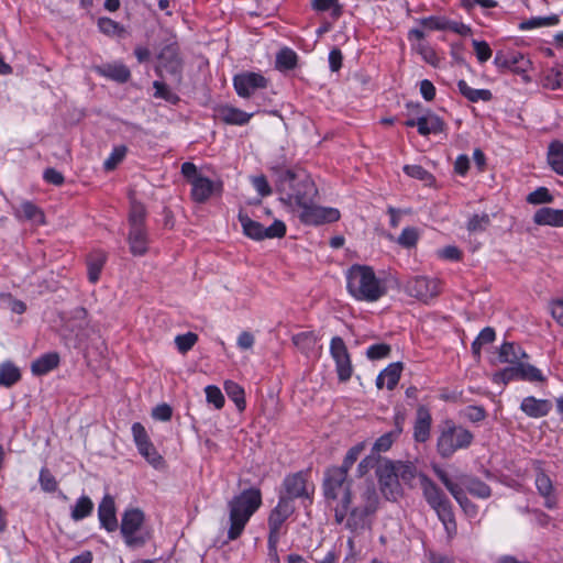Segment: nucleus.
<instances>
[{
	"mask_svg": "<svg viewBox=\"0 0 563 563\" xmlns=\"http://www.w3.org/2000/svg\"><path fill=\"white\" fill-rule=\"evenodd\" d=\"M272 170L280 201L292 211L316 198L318 189L305 170L282 167H275Z\"/></svg>",
	"mask_w": 563,
	"mask_h": 563,
	"instance_id": "1",
	"label": "nucleus"
},
{
	"mask_svg": "<svg viewBox=\"0 0 563 563\" xmlns=\"http://www.w3.org/2000/svg\"><path fill=\"white\" fill-rule=\"evenodd\" d=\"M261 506L262 493L255 487L244 489L229 501V540H235L242 534L246 523Z\"/></svg>",
	"mask_w": 563,
	"mask_h": 563,
	"instance_id": "2",
	"label": "nucleus"
},
{
	"mask_svg": "<svg viewBox=\"0 0 563 563\" xmlns=\"http://www.w3.org/2000/svg\"><path fill=\"white\" fill-rule=\"evenodd\" d=\"M349 292L357 300L377 301L386 291V285L376 277L372 267L353 265L346 273Z\"/></svg>",
	"mask_w": 563,
	"mask_h": 563,
	"instance_id": "3",
	"label": "nucleus"
},
{
	"mask_svg": "<svg viewBox=\"0 0 563 563\" xmlns=\"http://www.w3.org/2000/svg\"><path fill=\"white\" fill-rule=\"evenodd\" d=\"M323 490L327 499L336 501L334 507L335 521L342 523L352 503L351 481L347 472L336 466H332L325 471L323 481Z\"/></svg>",
	"mask_w": 563,
	"mask_h": 563,
	"instance_id": "4",
	"label": "nucleus"
},
{
	"mask_svg": "<svg viewBox=\"0 0 563 563\" xmlns=\"http://www.w3.org/2000/svg\"><path fill=\"white\" fill-rule=\"evenodd\" d=\"M378 506V495L371 484H365L352 490V503L349 507L345 526L352 531L362 529L366 518L374 514Z\"/></svg>",
	"mask_w": 563,
	"mask_h": 563,
	"instance_id": "5",
	"label": "nucleus"
},
{
	"mask_svg": "<svg viewBox=\"0 0 563 563\" xmlns=\"http://www.w3.org/2000/svg\"><path fill=\"white\" fill-rule=\"evenodd\" d=\"M423 496L429 506L437 512L444 526L448 537L451 539L456 534L457 527L452 510V504L445 494L426 475H420Z\"/></svg>",
	"mask_w": 563,
	"mask_h": 563,
	"instance_id": "6",
	"label": "nucleus"
},
{
	"mask_svg": "<svg viewBox=\"0 0 563 563\" xmlns=\"http://www.w3.org/2000/svg\"><path fill=\"white\" fill-rule=\"evenodd\" d=\"M473 440L474 434L470 430L446 420L437 440V450L443 459H449L456 451L467 449Z\"/></svg>",
	"mask_w": 563,
	"mask_h": 563,
	"instance_id": "7",
	"label": "nucleus"
},
{
	"mask_svg": "<svg viewBox=\"0 0 563 563\" xmlns=\"http://www.w3.org/2000/svg\"><path fill=\"white\" fill-rule=\"evenodd\" d=\"M295 505L289 498H279L277 505L271 510L267 519L268 526V554L278 562L277 545L284 534L283 527L286 520L294 514Z\"/></svg>",
	"mask_w": 563,
	"mask_h": 563,
	"instance_id": "8",
	"label": "nucleus"
},
{
	"mask_svg": "<svg viewBox=\"0 0 563 563\" xmlns=\"http://www.w3.org/2000/svg\"><path fill=\"white\" fill-rule=\"evenodd\" d=\"M183 176L190 183V196L195 202L203 203L213 194H221L223 184L221 180L213 181L198 173L194 163L186 162L181 165Z\"/></svg>",
	"mask_w": 563,
	"mask_h": 563,
	"instance_id": "9",
	"label": "nucleus"
},
{
	"mask_svg": "<svg viewBox=\"0 0 563 563\" xmlns=\"http://www.w3.org/2000/svg\"><path fill=\"white\" fill-rule=\"evenodd\" d=\"M239 221L245 235L253 240L283 238L286 233V225L283 221L275 220L268 228L252 220L247 214L240 212Z\"/></svg>",
	"mask_w": 563,
	"mask_h": 563,
	"instance_id": "10",
	"label": "nucleus"
},
{
	"mask_svg": "<svg viewBox=\"0 0 563 563\" xmlns=\"http://www.w3.org/2000/svg\"><path fill=\"white\" fill-rule=\"evenodd\" d=\"M295 212L300 221L307 225H320L335 222L340 219V211L338 209L317 206L314 199H311Z\"/></svg>",
	"mask_w": 563,
	"mask_h": 563,
	"instance_id": "11",
	"label": "nucleus"
},
{
	"mask_svg": "<svg viewBox=\"0 0 563 563\" xmlns=\"http://www.w3.org/2000/svg\"><path fill=\"white\" fill-rule=\"evenodd\" d=\"M144 522V514L137 508L126 509L121 519V533L126 545L140 547L145 543V538L137 534Z\"/></svg>",
	"mask_w": 563,
	"mask_h": 563,
	"instance_id": "12",
	"label": "nucleus"
},
{
	"mask_svg": "<svg viewBox=\"0 0 563 563\" xmlns=\"http://www.w3.org/2000/svg\"><path fill=\"white\" fill-rule=\"evenodd\" d=\"M405 291L423 302L435 298L441 292V284L437 278L417 276L407 280Z\"/></svg>",
	"mask_w": 563,
	"mask_h": 563,
	"instance_id": "13",
	"label": "nucleus"
},
{
	"mask_svg": "<svg viewBox=\"0 0 563 563\" xmlns=\"http://www.w3.org/2000/svg\"><path fill=\"white\" fill-rule=\"evenodd\" d=\"M494 64L501 71L510 70L515 74L522 75L526 82L530 81V78L526 73L529 70L531 62L519 52L499 51L496 53Z\"/></svg>",
	"mask_w": 563,
	"mask_h": 563,
	"instance_id": "14",
	"label": "nucleus"
},
{
	"mask_svg": "<svg viewBox=\"0 0 563 563\" xmlns=\"http://www.w3.org/2000/svg\"><path fill=\"white\" fill-rule=\"evenodd\" d=\"M330 354L335 362L340 382H347L353 374V366L347 347L342 338H332L330 343Z\"/></svg>",
	"mask_w": 563,
	"mask_h": 563,
	"instance_id": "15",
	"label": "nucleus"
},
{
	"mask_svg": "<svg viewBox=\"0 0 563 563\" xmlns=\"http://www.w3.org/2000/svg\"><path fill=\"white\" fill-rule=\"evenodd\" d=\"M283 486L285 493L279 498H289L291 501L295 498H309L310 487L313 489V486L309 485L307 481V475L302 472L286 476Z\"/></svg>",
	"mask_w": 563,
	"mask_h": 563,
	"instance_id": "16",
	"label": "nucleus"
},
{
	"mask_svg": "<svg viewBox=\"0 0 563 563\" xmlns=\"http://www.w3.org/2000/svg\"><path fill=\"white\" fill-rule=\"evenodd\" d=\"M377 473L382 492L386 498L395 499L399 493V483L395 464L386 463L378 468Z\"/></svg>",
	"mask_w": 563,
	"mask_h": 563,
	"instance_id": "17",
	"label": "nucleus"
},
{
	"mask_svg": "<svg viewBox=\"0 0 563 563\" xmlns=\"http://www.w3.org/2000/svg\"><path fill=\"white\" fill-rule=\"evenodd\" d=\"M98 518L102 528L108 532H113L118 529L117 508L114 498L107 494L98 506Z\"/></svg>",
	"mask_w": 563,
	"mask_h": 563,
	"instance_id": "18",
	"label": "nucleus"
},
{
	"mask_svg": "<svg viewBox=\"0 0 563 563\" xmlns=\"http://www.w3.org/2000/svg\"><path fill=\"white\" fill-rule=\"evenodd\" d=\"M266 86L265 78L255 73L241 74L234 77V88L239 96L250 97L256 89Z\"/></svg>",
	"mask_w": 563,
	"mask_h": 563,
	"instance_id": "19",
	"label": "nucleus"
},
{
	"mask_svg": "<svg viewBox=\"0 0 563 563\" xmlns=\"http://www.w3.org/2000/svg\"><path fill=\"white\" fill-rule=\"evenodd\" d=\"M158 68L178 75L181 68L178 47L175 45L165 46L158 55Z\"/></svg>",
	"mask_w": 563,
	"mask_h": 563,
	"instance_id": "20",
	"label": "nucleus"
},
{
	"mask_svg": "<svg viewBox=\"0 0 563 563\" xmlns=\"http://www.w3.org/2000/svg\"><path fill=\"white\" fill-rule=\"evenodd\" d=\"M432 418L429 409L420 406L413 426V438L418 442H426L430 438Z\"/></svg>",
	"mask_w": 563,
	"mask_h": 563,
	"instance_id": "21",
	"label": "nucleus"
},
{
	"mask_svg": "<svg viewBox=\"0 0 563 563\" xmlns=\"http://www.w3.org/2000/svg\"><path fill=\"white\" fill-rule=\"evenodd\" d=\"M445 123L443 120L431 111L422 112L419 115L418 132L422 136L437 134L444 131Z\"/></svg>",
	"mask_w": 563,
	"mask_h": 563,
	"instance_id": "22",
	"label": "nucleus"
},
{
	"mask_svg": "<svg viewBox=\"0 0 563 563\" xmlns=\"http://www.w3.org/2000/svg\"><path fill=\"white\" fill-rule=\"evenodd\" d=\"M552 408L548 399H537L532 396L523 398L520 409L529 417L541 418L547 416Z\"/></svg>",
	"mask_w": 563,
	"mask_h": 563,
	"instance_id": "23",
	"label": "nucleus"
},
{
	"mask_svg": "<svg viewBox=\"0 0 563 563\" xmlns=\"http://www.w3.org/2000/svg\"><path fill=\"white\" fill-rule=\"evenodd\" d=\"M128 243L134 256H143L148 250V235L145 228L130 229Z\"/></svg>",
	"mask_w": 563,
	"mask_h": 563,
	"instance_id": "24",
	"label": "nucleus"
},
{
	"mask_svg": "<svg viewBox=\"0 0 563 563\" xmlns=\"http://www.w3.org/2000/svg\"><path fill=\"white\" fill-rule=\"evenodd\" d=\"M401 371H402L401 363L397 362V363L389 364L377 376L376 386L379 389H382L383 387H386L389 390L394 389L399 382Z\"/></svg>",
	"mask_w": 563,
	"mask_h": 563,
	"instance_id": "25",
	"label": "nucleus"
},
{
	"mask_svg": "<svg viewBox=\"0 0 563 563\" xmlns=\"http://www.w3.org/2000/svg\"><path fill=\"white\" fill-rule=\"evenodd\" d=\"M539 225L563 227V210L549 207L540 208L533 216Z\"/></svg>",
	"mask_w": 563,
	"mask_h": 563,
	"instance_id": "26",
	"label": "nucleus"
},
{
	"mask_svg": "<svg viewBox=\"0 0 563 563\" xmlns=\"http://www.w3.org/2000/svg\"><path fill=\"white\" fill-rule=\"evenodd\" d=\"M536 487L539 494L544 497V506L547 508H553L556 504L555 497L553 496V484L551 478L542 471L539 470L536 475Z\"/></svg>",
	"mask_w": 563,
	"mask_h": 563,
	"instance_id": "27",
	"label": "nucleus"
},
{
	"mask_svg": "<svg viewBox=\"0 0 563 563\" xmlns=\"http://www.w3.org/2000/svg\"><path fill=\"white\" fill-rule=\"evenodd\" d=\"M217 113L218 117L225 123L238 125H243L247 123L252 117V114H249L240 109L230 106L220 107L217 110Z\"/></svg>",
	"mask_w": 563,
	"mask_h": 563,
	"instance_id": "28",
	"label": "nucleus"
},
{
	"mask_svg": "<svg viewBox=\"0 0 563 563\" xmlns=\"http://www.w3.org/2000/svg\"><path fill=\"white\" fill-rule=\"evenodd\" d=\"M294 345L303 354L309 356L314 353L318 335L313 331L300 332L292 336Z\"/></svg>",
	"mask_w": 563,
	"mask_h": 563,
	"instance_id": "29",
	"label": "nucleus"
},
{
	"mask_svg": "<svg viewBox=\"0 0 563 563\" xmlns=\"http://www.w3.org/2000/svg\"><path fill=\"white\" fill-rule=\"evenodd\" d=\"M106 261L107 255L101 251H96L89 254L87 258V268L88 279L90 283L95 284L99 280L100 273L103 268Z\"/></svg>",
	"mask_w": 563,
	"mask_h": 563,
	"instance_id": "30",
	"label": "nucleus"
},
{
	"mask_svg": "<svg viewBox=\"0 0 563 563\" xmlns=\"http://www.w3.org/2000/svg\"><path fill=\"white\" fill-rule=\"evenodd\" d=\"M59 364V355L57 353H46L36 358L32 365L31 371L35 375H44Z\"/></svg>",
	"mask_w": 563,
	"mask_h": 563,
	"instance_id": "31",
	"label": "nucleus"
},
{
	"mask_svg": "<svg viewBox=\"0 0 563 563\" xmlns=\"http://www.w3.org/2000/svg\"><path fill=\"white\" fill-rule=\"evenodd\" d=\"M542 86L551 90L563 89V65L547 69L542 77Z\"/></svg>",
	"mask_w": 563,
	"mask_h": 563,
	"instance_id": "32",
	"label": "nucleus"
},
{
	"mask_svg": "<svg viewBox=\"0 0 563 563\" xmlns=\"http://www.w3.org/2000/svg\"><path fill=\"white\" fill-rule=\"evenodd\" d=\"M459 91L470 101L477 102L489 101L493 97L490 90L488 89H474L467 85L465 80H460L457 82Z\"/></svg>",
	"mask_w": 563,
	"mask_h": 563,
	"instance_id": "33",
	"label": "nucleus"
},
{
	"mask_svg": "<svg viewBox=\"0 0 563 563\" xmlns=\"http://www.w3.org/2000/svg\"><path fill=\"white\" fill-rule=\"evenodd\" d=\"M548 163L559 175H563V143L552 142L548 151Z\"/></svg>",
	"mask_w": 563,
	"mask_h": 563,
	"instance_id": "34",
	"label": "nucleus"
},
{
	"mask_svg": "<svg viewBox=\"0 0 563 563\" xmlns=\"http://www.w3.org/2000/svg\"><path fill=\"white\" fill-rule=\"evenodd\" d=\"M526 356V353L519 346L510 342L504 343L499 349V361L501 363H519Z\"/></svg>",
	"mask_w": 563,
	"mask_h": 563,
	"instance_id": "35",
	"label": "nucleus"
},
{
	"mask_svg": "<svg viewBox=\"0 0 563 563\" xmlns=\"http://www.w3.org/2000/svg\"><path fill=\"white\" fill-rule=\"evenodd\" d=\"M465 489L473 496L477 498L486 499L490 497L492 489L490 487L484 483L483 481L474 477L466 478L463 482Z\"/></svg>",
	"mask_w": 563,
	"mask_h": 563,
	"instance_id": "36",
	"label": "nucleus"
},
{
	"mask_svg": "<svg viewBox=\"0 0 563 563\" xmlns=\"http://www.w3.org/2000/svg\"><path fill=\"white\" fill-rule=\"evenodd\" d=\"M496 333L490 327L484 328L472 343V353L476 360L481 358V351L484 345L495 341Z\"/></svg>",
	"mask_w": 563,
	"mask_h": 563,
	"instance_id": "37",
	"label": "nucleus"
},
{
	"mask_svg": "<svg viewBox=\"0 0 563 563\" xmlns=\"http://www.w3.org/2000/svg\"><path fill=\"white\" fill-rule=\"evenodd\" d=\"M16 212L19 217L33 221L36 224L44 223L43 212L30 201L22 202Z\"/></svg>",
	"mask_w": 563,
	"mask_h": 563,
	"instance_id": "38",
	"label": "nucleus"
},
{
	"mask_svg": "<svg viewBox=\"0 0 563 563\" xmlns=\"http://www.w3.org/2000/svg\"><path fill=\"white\" fill-rule=\"evenodd\" d=\"M224 390L239 411H243L245 409L244 389L235 382L227 380L224 383Z\"/></svg>",
	"mask_w": 563,
	"mask_h": 563,
	"instance_id": "39",
	"label": "nucleus"
},
{
	"mask_svg": "<svg viewBox=\"0 0 563 563\" xmlns=\"http://www.w3.org/2000/svg\"><path fill=\"white\" fill-rule=\"evenodd\" d=\"M21 374L19 368L10 362L0 366V385L10 387L20 380Z\"/></svg>",
	"mask_w": 563,
	"mask_h": 563,
	"instance_id": "40",
	"label": "nucleus"
},
{
	"mask_svg": "<svg viewBox=\"0 0 563 563\" xmlns=\"http://www.w3.org/2000/svg\"><path fill=\"white\" fill-rule=\"evenodd\" d=\"M93 509V503L88 496H81L77 499L75 506L71 509V518L75 521H79L88 517Z\"/></svg>",
	"mask_w": 563,
	"mask_h": 563,
	"instance_id": "41",
	"label": "nucleus"
},
{
	"mask_svg": "<svg viewBox=\"0 0 563 563\" xmlns=\"http://www.w3.org/2000/svg\"><path fill=\"white\" fill-rule=\"evenodd\" d=\"M100 71L103 76L119 82H125L130 78V70L122 64L106 65Z\"/></svg>",
	"mask_w": 563,
	"mask_h": 563,
	"instance_id": "42",
	"label": "nucleus"
},
{
	"mask_svg": "<svg viewBox=\"0 0 563 563\" xmlns=\"http://www.w3.org/2000/svg\"><path fill=\"white\" fill-rule=\"evenodd\" d=\"M146 217L145 207L134 200L131 201V209L129 213L130 229L145 228L144 221Z\"/></svg>",
	"mask_w": 563,
	"mask_h": 563,
	"instance_id": "43",
	"label": "nucleus"
},
{
	"mask_svg": "<svg viewBox=\"0 0 563 563\" xmlns=\"http://www.w3.org/2000/svg\"><path fill=\"white\" fill-rule=\"evenodd\" d=\"M559 16L556 14L544 16V18H531L529 20H525L519 24V29L522 31L532 30L537 27H544L556 25L559 23Z\"/></svg>",
	"mask_w": 563,
	"mask_h": 563,
	"instance_id": "44",
	"label": "nucleus"
},
{
	"mask_svg": "<svg viewBox=\"0 0 563 563\" xmlns=\"http://www.w3.org/2000/svg\"><path fill=\"white\" fill-rule=\"evenodd\" d=\"M297 64V54L290 48H283L276 56V68L279 70H290Z\"/></svg>",
	"mask_w": 563,
	"mask_h": 563,
	"instance_id": "45",
	"label": "nucleus"
},
{
	"mask_svg": "<svg viewBox=\"0 0 563 563\" xmlns=\"http://www.w3.org/2000/svg\"><path fill=\"white\" fill-rule=\"evenodd\" d=\"M519 376L522 380L528 382H545V377L542 375L541 371L536 366L519 362Z\"/></svg>",
	"mask_w": 563,
	"mask_h": 563,
	"instance_id": "46",
	"label": "nucleus"
},
{
	"mask_svg": "<svg viewBox=\"0 0 563 563\" xmlns=\"http://www.w3.org/2000/svg\"><path fill=\"white\" fill-rule=\"evenodd\" d=\"M366 448L365 442H360L352 446L345 454V457L342 462L341 466H338L339 468L344 470L349 473L350 468L353 466V464L357 461L358 456L363 453V451Z\"/></svg>",
	"mask_w": 563,
	"mask_h": 563,
	"instance_id": "47",
	"label": "nucleus"
},
{
	"mask_svg": "<svg viewBox=\"0 0 563 563\" xmlns=\"http://www.w3.org/2000/svg\"><path fill=\"white\" fill-rule=\"evenodd\" d=\"M454 499L457 501V504L461 506L463 511L470 516L475 517L477 515V507L475 504H473L466 496L464 489L460 487L456 492L452 494Z\"/></svg>",
	"mask_w": 563,
	"mask_h": 563,
	"instance_id": "48",
	"label": "nucleus"
},
{
	"mask_svg": "<svg viewBox=\"0 0 563 563\" xmlns=\"http://www.w3.org/2000/svg\"><path fill=\"white\" fill-rule=\"evenodd\" d=\"M311 5L317 11L332 10V16L339 18L342 14V7L339 0H312Z\"/></svg>",
	"mask_w": 563,
	"mask_h": 563,
	"instance_id": "49",
	"label": "nucleus"
},
{
	"mask_svg": "<svg viewBox=\"0 0 563 563\" xmlns=\"http://www.w3.org/2000/svg\"><path fill=\"white\" fill-rule=\"evenodd\" d=\"M404 172L416 179L422 180L426 184H431L433 181V176L427 169H424L420 165H406L404 167Z\"/></svg>",
	"mask_w": 563,
	"mask_h": 563,
	"instance_id": "50",
	"label": "nucleus"
},
{
	"mask_svg": "<svg viewBox=\"0 0 563 563\" xmlns=\"http://www.w3.org/2000/svg\"><path fill=\"white\" fill-rule=\"evenodd\" d=\"M41 488L46 493H54L57 490L58 483L55 476L47 468H42L38 478Z\"/></svg>",
	"mask_w": 563,
	"mask_h": 563,
	"instance_id": "51",
	"label": "nucleus"
},
{
	"mask_svg": "<svg viewBox=\"0 0 563 563\" xmlns=\"http://www.w3.org/2000/svg\"><path fill=\"white\" fill-rule=\"evenodd\" d=\"M198 336L194 332H187L185 334L177 335L175 343L180 353L188 352L197 342Z\"/></svg>",
	"mask_w": 563,
	"mask_h": 563,
	"instance_id": "52",
	"label": "nucleus"
},
{
	"mask_svg": "<svg viewBox=\"0 0 563 563\" xmlns=\"http://www.w3.org/2000/svg\"><path fill=\"white\" fill-rule=\"evenodd\" d=\"M207 401L212 404L216 409H221L224 406V396L219 387L209 385L205 389Z\"/></svg>",
	"mask_w": 563,
	"mask_h": 563,
	"instance_id": "53",
	"label": "nucleus"
},
{
	"mask_svg": "<svg viewBox=\"0 0 563 563\" xmlns=\"http://www.w3.org/2000/svg\"><path fill=\"white\" fill-rule=\"evenodd\" d=\"M139 452L146 459V461L152 464L154 467H158L163 463V459L151 443L139 448Z\"/></svg>",
	"mask_w": 563,
	"mask_h": 563,
	"instance_id": "54",
	"label": "nucleus"
},
{
	"mask_svg": "<svg viewBox=\"0 0 563 563\" xmlns=\"http://www.w3.org/2000/svg\"><path fill=\"white\" fill-rule=\"evenodd\" d=\"M398 437L399 435H397L393 431L383 434L375 441L373 445V452L380 453L388 451Z\"/></svg>",
	"mask_w": 563,
	"mask_h": 563,
	"instance_id": "55",
	"label": "nucleus"
},
{
	"mask_svg": "<svg viewBox=\"0 0 563 563\" xmlns=\"http://www.w3.org/2000/svg\"><path fill=\"white\" fill-rule=\"evenodd\" d=\"M527 201L532 205L550 203L553 197L545 187H540L528 195Z\"/></svg>",
	"mask_w": 563,
	"mask_h": 563,
	"instance_id": "56",
	"label": "nucleus"
},
{
	"mask_svg": "<svg viewBox=\"0 0 563 563\" xmlns=\"http://www.w3.org/2000/svg\"><path fill=\"white\" fill-rule=\"evenodd\" d=\"M126 154V147L125 146H118L115 147L111 155L104 161L103 167L106 170H113L118 164L124 158Z\"/></svg>",
	"mask_w": 563,
	"mask_h": 563,
	"instance_id": "57",
	"label": "nucleus"
},
{
	"mask_svg": "<svg viewBox=\"0 0 563 563\" xmlns=\"http://www.w3.org/2000/svg\"><path fill=\"white\" fill-rule=\"evenodd\" d=\"M489 222H490V219H489L488 214H486V213L475 214L470 219V221L467 223V229L471 232L484 231L489 225Z\"/></svg>",
	"mask_w": 563,
	"mask_h": 563,
	"instance_id": "58",
	"label": "nucleus"
},
{
	"mask_svg": "<svg viewBox=\"0 0 563 563\" xmlns=\"http://www.w3.org/2000/svg\"><path fill=\"white\" fill-rule=\"evenodd\" d=\"M390 345L386 343L373 344L366 351V356L369 360H380L390 354Z\"/></svg>",
	"mask_w": 563,
	"mask_h": 563,
	"instance_id": "59",
	"label": "nucleus"
},
{
	"mask_svg": "<svg viewBox=\"0 0 563 563\" xmlns=\"http://www.w3.org/2000/svg\"><path fill=\"white\" fill-rule=\"evenodd\" d=\"M418 236V231L415 228H405L398 238V243L410 249L417 244Z\"/></svg>",
	"mask_w": 563,
	"mask_h": 563,
	"instance_id": "60",
	"label": "nucleus"
},
{
	"mask_svg": "<svg viewBox=\"0 0 563 563\" xmlns=\"http://www.w3.org/2000/svg\"><path fill=\"white\" fill-rule=\"evenodd\" d=\"M472 44L479 63H485L492 57L493 52L487 42L473 40Z\"/></svg>",
	"mask_w": 563,
	"mask_h": 563,
	"instance_id": "61",
	"label": "nucleus"
},
{
	"mask_svg": "<svg viewBox=\"0 0 563 563\" xmlns=\"http://www.w3.org/2000/svg\"><path fill=\"white\" fill-rule=\"evenodd\" d=\"M398 481L401 479L405 483H410L416 477V468L412 464H397L395 465Z\"/></svg>",
	"mask_w": 563,
	"mask_h": 563,
	"instance_id": "62",
	"label": "nucleus"
},
{
	"mask_svg": "<svg viewBox=\"0 0 563 563\" xmlns=\"http://www.w3.org/2000/svg\"><path fill=\"white\" fill-rule=\"evenodd\" d=\"M515 379H520L518 363H515L514 366L504 368L501 372L495 374V380H501L504 384Z\"/></svg>",
	"mask_w": 563,
	"mask_h": 563,
	"instance_id": "63",
	"label": "nucleus"
},
{
	"mask_svg": "<svg viewBox=\"0 0 563 563\" xmlns=\"http://www.w3.org/2000/svg\"><path fill=\"white\" fill-rule=\"evenodd\" d=\"M251 181H252V185L254 186L255 190L262 197H266L272 194V188L264 175L253 176L251 178Z\"/></svg>",
	"mask_w": 563,
	"mask_h": 563,
	"instance_id": "64",
	"label": "nucleus"
}]
</instances>
